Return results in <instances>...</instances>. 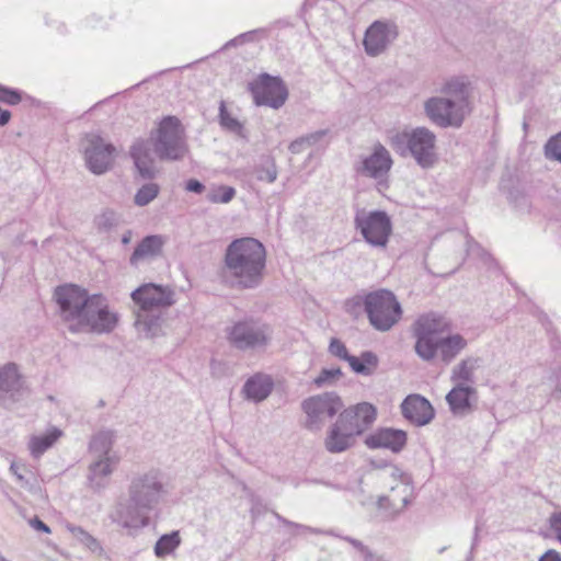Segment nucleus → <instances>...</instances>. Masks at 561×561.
<instances>
[{
    "mask_svg": "<svg viewBox=\"0 0 561 561\" xmlns=\"http://www.w3.org/2000/svg\"><path fill=\"white\" fill-rule=\"evenodd\" d=\"M59 316L72 333L107 334L117 327L118 313L112 311L102 294H90L76 284L59 285L54 290Z\"/></svg>",
    "mask_w": 561,
    "mask_h": 561,
    "instance_id": "1",
    "label": "nucleus"
},
{
    "mask_svg": "<svg viewBox=\"0 0 561 561\" xmlns=\"http://www.w3.org/2000/svg\"><path fill=\"white\" fill-rule=\"evenodd\" d=\"M167 494L168 490L159 470L137 473L130 479L126 495L115 502L110 518L126 529L146 527L150 523V513Z\"/></svg>",
    "mask_w": 561,
    "mask_h": 561,
    "instance_id": "2",
    "label": "nucleus"
},
{
    "mask_svg": "<svg viewBox=\"0 0 561 561\" xmlns=\"http://www.w3.org/2000/svg\"><path fill=\"white\" fill-rule=\"evenodd\" d=\"M376 419L377 408L369 402L343 408L335 422L328 427L324 448L330 454H342L353 448Z\"/></svg>",
    "mask_w": 561,
    "mask_h": 561,
    "instance_id": "3",
    "label": "nucleus"
},
{
    "mask_svg": "<svg viewBox=\"0 0 561 561\" xmlns=\"http://www.w3.org/2000/svg\"><path fill=\"white\" fill-rule=\"evenodd\" d=\"M225 266L241 288H256L263 280L266 250L254 238L236 239L226 248Z\"/></svg>",
    "mask_w": 561,
    "mask_h": 561,
    "instance_id": "4",
    "label": "nucleus"
},
{
    "mask_svg": "<svg viewBox=\"0 0 561 561\" xmlns=\"http://www.w3.org/2000/svg\"><path fill=\"white\" fill-rule=\"evenodd\" d=\"M174 290L156 283H146L131 291L130 297L138 307L135 327L144 337L152 339L162 332L161 309L174 305Z\"/></svg>",
    "mask_w": 561,
    "mask_h": 561,
    "instance_id": "5",
    "label": "nucleus"
},
{
    "mask_svg": "<svg viewBox=\"0 0 561 561\" xmlns=\"http://www.w3.org/2000/svg\"><path fill=\"white\" fill-rule=\"evenodd\" d=\"M436 136L426 127L403 130L390 137L391 148L401 157L411 156L422 169H431L437 162Z\"/></svg>",
    "mask_w": 561,
    "mask_h": 561,
    "instance_id": "6",
    "label": "nucleus"
},
{
    "mask_svg": "<svg viewBox=\"0 0 561 561\" xmlns=\"http://www.w3.org/2000/svg\"><path fill=\"white\" fill-rule=\"evenodd\" d=\"M148 141L161 161H180L187 152L182 123L173 115L164 116L160 121Z\"/></svg>",
    "mask_w": 561,
    "mask_h": 561,
    "instance_id": "7",
    "label": "nucleus"
},
{
    "mask_svg": "<svg viewBox=\"0 0 561 561\" xmlns=\"http://www.w3.org/2000/svg\"><path fill=\"white\" fill-rule=\"evenodd\" d=\"M402 317V307L396 295L386 288L367 293V319L380 332L389 331Z\"/></svg>",
    "mask_w": 561,
    "mask_h": 561,
    "instance_id": "8",
    "label": "nucleus"
},
{
    "mask_svg": "<svg viewBox=\"0 0 561 561\" xmlns=\"http://www.w3.org/2000/svg\"><path fill=\"white\" fill-rule=\"evenodd\" d=\"M225 333L230 346L242 352L265 348L272 339L270 325L252 318L233 322Z\"/></svg>",
    "mask_w": 561,
    "mask_h": 561,
    "instance_id": "9",
    "label": "nucleus"
},
{
    "mask_svg": "<svg viewBox=\"0 0 561 561\" xmlns=\"http://www.w3.org/2000/svg\"><path fill=\"white\" fill-rule=\"evenodd\" d=\"M354 225L363 239L374 248H386L392 233V221L385 210H358Z\"/></svg>",
    "mask_w": 561,
    "mask_h": 561,
    "instance_id": "10",
    "label": "nucleus"
},
{
    "mask_svg": "<svg viewBox=\"0 0 561 561\" xmlns=\"http://www.w3.org/2000/svg\"><path fill=\"white\" fill-rule=\"evenodd\" d=\"M344 408L342 398L334 391L309 397L301 402L306 413L305 427L311 432L320 431L328 419L337 415Z\"/></svg>",
    "mask_w": 561,
    "mask_h": 561,
    "instance_id": "11",
    "label": "nucleus"
},
{
    "mask_svg": "<svg viewBox=\"0 0 561 561\" xmlns=\"http://www.w3.org/2000/svg\"><path fill=\"white\" fill-rule=\"evenodd\" d=\"M248 90L257 106H268L277 110L288 99V89L284 80L267 72L260 73L253 81L249 82Z\"/></svg>",
    "mask_w": 561,
    "mask_h": 561,
    "instance_id": "12",
    "label": "nucleus"
},
{
    "mask_svg": "<svg viewBox=\"0 0 561 561\" xmlns=\"http://www.w3.org/2000/svg\"><path fill=\"white\" fill-rule=\"evenodd\" d=\"M116 149L100 135L87 134L83 139V154L88 169L94 174L107 172L114 162Z\"/></svg>",
    "mask_w": 561,
    "mask_h": 561,
    "instance_id": "13",
    "label": "nucleus"
},
{
    "mask_svg": "<svg viewBox=\"0 0 561 561\" xmlns=\"http://www.w3.org/2000/svg\"><path fill=\"white\" fill-rule=\"evenodd\" d=\"M425 113L439 127H460L468 113L451 98H431L425 102Z\"/></svg>",
    "mask_w": 561,
    "mask_h": 561,
    "instance_id": "14",
    "label": "nucleus"
},
{
    "mask_svg": "<svg viewBox=\"0 0 561 561\" xmlns=\"http://www.w3.org/2000/svg\"><path fill=\"white\" fill-rule=\"evenodd\" d=\"M399 36V26L392 20H376L365 31L363 46L370 57L381 55Z\"/></svg>",
    "mask_w": 561,
    "mask_h": 561,
    "instance_id": "15",
    "label": "nucleus"
},
{
    "mask_svg": "<svg viewBox=\"0 0 561 561\" xmlns=\"http://www.w3.org/2000/svg\"><path fill=\"white\" fill-rule=\"evenodd\" d=\"M400 409L404 420L417 427L430 424L435 417L432 403L419 393L408 394L401 402Z\"/></svg>",
    "mask_w": 561,
    "mask_h": 561,
    "instance_id": "16",
    "label": "nucleus"
},
{
    "mask_svg": "<svg viewBox=\"0 0 561 561\" xmlns=\"http://www.w3.org/2000/svg\"><path fill=\"white\" fill-rule=\"evenodd\" d=\"M364 443L369 449L382 448L399 454L407 446L408 433L400 428L379 427L366 435Z\"/></svg>",
    "mask_w": 561,
    "mask_h": 561,
    "instance_id": "17",
    "label": "nucleus"
},
{
    "mask_svg": "<svg viewBox=\"0 0 561 561\" xmlns=\"http://www.w3.org/2000/svg\"><path fill=\"white\" fill-rule=\"evenodd\" d=\"M478 392L471 385L456 383L446 394L445 400L450 412L458 417H463L474 410Z\"/></svg>",
    "mask_w": 561,
    "mask_h": 561,
    "instance_id": "18",
    "label": "nucleus"
},
{
    "mask_svg": "<svg viewBox=\"0 0 561 561\" xmlns=\"http://www.w3.org/2000/svg\"><path fill=\"white\" fill-rule=\"evenodd\" d=\"M129 154L134 161L137 175L141 180L151 181L156 179L159 171L151 156L149 141L144 139L136 140L130 147Z\"/></svg>",
    "mask_w": 561,
    "mask_h": 561,
    "instance_id": "19",
    "label": "nucleus"
},
{
    "mask_svg": "<svg viewBox=\"0 0 561 561\" xmlns=\"http://www.w3.org/2000/svg\"><path fill=\"white\" fill-rule=\"evenodd\" d=\"M25 389L16 364L8 363L0 368V402L9 394L13 402L22 400Z\"/></svg>",
    "mask_w": 561,
    "mask_h": 561,
    "instance_id": "20",
    "label": "nucleus"
},
{
    "mask_svg": "<svg viewBox=\"0 0 561 561\" xmlns=\"http://www.w3.org/2000/svg\"><path fill=\"white\" fill-rule=\"evenodd\" d=\"M167 242L161 234H148L144 237L129 256V264L137 267L139 263L151 261L160 256Z\"/></svg>",
    "mask_w": 561,
    "mask_h": 561,
    "instance_id": "21",
    "label": "nucleus"
},
{
    "mask_svg": "<svg viewBox=\"0 0 561 561\" xmlns=\"http://www.w3.org/2000/svg\"><path fill=\"white\" fill-rule=\"evenodd\" d=\"M392 163L389 151L382 145H378L373 153L363 160L362 172L369 178L379 179L390 171Z\"/></svg>",
    "mask_w": 561,
    "mask_h": 561,
    "instance_id": "22",
    "label": "nucleus"
},
{
    "mask_svg": "<svg viewBox=\"0 0 561 561\" xmlns=\"http://www.w3.org/2000/svg\"><path fill=\"white\" fill-rule=\"evenodd\" d=\"M116 463L114 459H94L89 466L88 482L93 492H101L107 488L110 476Z\"/></svg>",
    "mask_w": 561,
    "mask_h": 561,
    "instance_id": "23",
    "label": "nucleus"
},
{
    "mask_svg": "<svg viewBox=\"0 0 561 561\" xmlns=\"http://www.w3.org/2000/svg\"><path fill=\"white\" fill-rule=\"evenodd\" d=\"M274 388V381L271 376L265 374H255L251 376L243 385L242 392L247 400L261 402L265 400Z\"/></svg>",
    "mask_w": 561,
    "mask_h": 561,
    "instance_id": "24",
    "label": "nucleus"
},
{
    "mask_svg": "<svg viewBox=\"0 0 561 561\" xmlns=\"http://www.w3.org/2000/svg\"><path fill=\"white\" fill-rule=\"evenodd\" d=\"M466 346V339L458 333L438 339V352L446 365L453 362Z\"/></svg>",
    "mask_w": 561,
    "mask_h": 561,
    "instance_id": "25",
    "label": "nucleus"
},
{
    "mask_svg": "<svg viewBox=\"0 0 561 561\" xmlns=\"http://www.w3.org/2000/svg\"><path fill=\"white\" fill-rule=\"evenodd\" d=\"M347 363L355 374L371 376L378 367L379 359L374 352L364 351L359 356L352 355Z\"/></svg>",
    "mask_w": 561,
    "mask_h": 561,
    "instance_id": "26",
    "label": "nucleus"
},
{
    "mask_svg": "<svg viewBox=\"0 0 561 561\" xmlns=\"http://www.w3.org/2000/svg\"><path fill=\"white\" fill-rule=\"evenodd\" d=\"M481 359L479 357H467L457 364L453 370L450 380L458 383L462 382L466 385L474 382V370L480 366Z\"/></svg>",
    "mask_w": 561,
    "mask_h": 561,
    "instance_id": "27",
    "label": "nucleus"
},
{
    "mask_svg": "<svg viewBox=\"0 0 561 561\" xmlns=\"http://www.w3.org/2000/svg\"><path fill=\"white\" fill-rule=\"evenodd\" d=\"M450 95L463 110L469 112V83L461 78H453L445 83L444 90Z\"/></svg>",
    "mask_w": 561,
    "mask_h": 561,
    "instance_id": "28",
    "label": "nucleus"
},
{
    "mask_svg": "<svg viewBox=\"0 0 561 561\" xmlns=\"http://www.w3.org/2000/svg\"><path fill=\"white\" fill-rule=\"evenodd\" d=\"M443 318L436 313L424 314L414 324V333L433 337H439L438 334L443 332Z\"/></svg>",
    "mask_w": 561,
    "mask_h": 561,
    "instance_id": "29",
    "label": "nucleus"
},
{
    "mask_svg": "<svg viewBox=\"0 0 561 561\" xmlns=\"http://www.w3.org/2000/svg\"><path fill=\"white\" fill-rule=\"evenodd\" d=\"M218 123L222 129L241 138H247L243 124L230 114L224 100L219 102Z\"/></svg>",
    "mask_w": 561,
    "mask_h": 561,
    "instance_id": "30",
    "label": "nucleus"
},
{
    "mask_svg": "<svg viewBox=\"0 0 561 561\" xmlns=\"http://www.w3.org/2000/svg\"><path fill=\"white\" fill-rule=\"evenodd\" d=\"M113 439L110 432H100L90 442V451L95 459H114L110 456Z\"/></svg>",
    "mask_w": 561,
    "mask_h": 561,
    "instance_id": "31",
    "label": "nucleus"
},
{
    "mask_svg": "<svg viewBox=\"0 0 561 561\" xmlns=\"http://www.w3.org/2000/svg\"><path fill=\"white\" fill-rule=\"evenodd\" d=\"M415 335V345L414 350L415 353L426 362H431L435 358L438 352V339L439 337H433V336H426L425 334H417Z\"/></svg>",
    "mask_w": 561,
    "mask_h": 561,
    "instance_id": "32",
    "label": "nucleus"
},
{
    "mask_svg": "<svg viewBox=\"0 0 561 561\" xmlns=\"http://www.w3.org/2000/svg\"><path fill=\"white\" fill-rule=\"evenodd\" d=\"M61 436V431L54 427L47 434L33 436L30 442V449L35 458L42 456Z\"/></svg>",
    "mask_w": 561,
    "mask_h": 561,
    "instance_id": "33",
    "label": "nucleus"
},
{
    "mask_svg": "<svg viewBox=\"0 0 561 561\" xmlns=\"http://www.w3.org/2000/svg\"><path fill=\"white\" fill-rule=\"evenodd\" d=\"M181 543L180 533L173 530L159 537L154 545V553L158 558H163L172 553Z\"/></svg>",
    "mask_w": 561,
    "mask_h": 561,
    "instance_id": "34",
    "label": "nucleus"
},
{
    "mask_svg": "<svg viewBox=\"0 0 561 561\" xmlns=\"http://www.w3.org/2000/svg\"><path fill=\"white\" fill-rule=\"evenodd\" d=\"M328 133L329 129H320L314 133L301 136L291 141L288 149L293 154H298L302 152L306 147H310L319 142Z\"/></svg>",
    "mask_w": 561,
    "mask_h": 561,
    "instance_id": "35",
    "label": "nucleus"
},
{
    "mask_svg": "<svg viewBox=\"0 0 561 561\" xmlns=\"http://www.w3.org/2000/svg\"><path fill=\"white\" fill-rule=\"evenodd\" d=\"M119 224L118 215L112 209H105L94 217L93 225L99 233H108Z\"/></svg>",
    "mask_w": 561,
    "mask_h": 561,
    "instance_id": "36",
    "label": "nucleus"
},
{
    "mask_svg": "<svg viewBox=\"0 0 561 561\" xmlns=\"http://www.w3.org/2000/svg\"><path fill=\"white\" fill-rule=\"evenodd\" d=\"M160 186L157 183L150 182L144 184L138 188L134 196L135 205L139 207L147 206L159 195Z\"/></svg>",
    "mask_w": 561,
    "mask_h": 561,
    "instance_id": "37",
    "label": "nucleus"
},
{
    "mask_svg": "<svg viewBox=\"0 0 561 561\" xmlns=\"http://www.w3.org/2000/svg\"><path fill=\"white\" fill-rule=\"evenodd\" d=\"M234 195V187L228 185H219L207 194V201L215 204H227L233 199Z\"/></svg>",
    "mask_w": 561,
    "mask_h": 561,
    "instance_id": "38",
    "label": "nucleus"
},
{
    "mask_svg": "<svg viewBox=\"0 0 561 561\" xmlns=\"http://www.w3.org/2000/svg\"><path fill=\"white\" fill-rule=\"evenodd\" d=\"M345 311L354 317H357L362 310L367 314V293L358 294L345 300Z\"/></svg>",
    "mask_w": 561,
    "mask_h": 561,
    "instance_id": "39",
    "label": "nucleus"
},
{
    "mask_svg": "<svg viewBox=\"0 0 561 561\" xmlns=\"http://www.w3.org/2000/svg\"><path fill=\"white\" fill-rule=\"evenodd\" d=\"M391 491L392 493H396L397 491H400L403 496L400 499L401 501V506L399 508H397V511H402L404 507H407L410 503V500H409V495H410V488L404 484L402 486H392L391 488ZM396 501H397V497H396V494H392L391 497H388V496H381L379 497L378 500V505L379 507H385L386 506V502L390 503L393 507L396 506Z\"/></svg>",
    "mask_w": 561,
    "mask_h": 561,
    "instance_id": "40",
    "label": "nucleus"
},
{
    "mask_svg": "<svg viewBox=\"0 0 561 561\" xmlns=\"http://www.w3.org/2000/svg\"><path fill=\"white\" fill-rule=\"evenodd\" d=\"M343 376L340 367L336 368H322L320 374L314 378L313 382L317 387L325 385H333Z\"/></svg>",
    "mask_w": 561,
    "mask_h": 561,
    "instance_id": "41",
    "label": "nucleus"
},
{
    "mask_svg": "<svg viewBox=\"0 0 561 561\" xmlns=\"http://www.w3.org/2000/svg\"><path fill=\"white\" fill-rule=\"evenodd\" d=\"M69 530L92 552L102 550L100 542L80 526H71Z\"/></svg>",
    "mask_w": 561,
    "mask_h": 561,
    "instance_id": "42",
    "label": "nucleus"
},
{
    "mask_svg": "<svg viewBox=\"0 0 561 561\" xmlns=\"http://www.w3.org/2000/svg\"><path fill=\"white\" fill-rule=\"evenodd\" d=\"M545 156L549 160L559 161L561 163V133L549 138L545 145Z\"/></svg>",
    "mask_w": 561,
    "mask_h": 561,
    "instance_id": "43",
    "label": "nucleus"
},
{
    "mask_svg": "<svg viewBox=\"0 0 561 561\" xmlns=\"http://www.w3.org/2000/svg\"><path fill=\"white\" fill-rule=\"evenodd\" d=\"M22 101V92L18 89L0 84V102L16 105Z\"/></svg>",
    "mask_w": 561,
    "mask_h": 561,
    "instance_id": "44",
    "label": "nucleus"
},
{
    "mask_svg": "<svg viewBox=\"0 0 561 561\" xmlns=\"http://www.w3.org/2000/svg\"><path fill=\"white\" fill-rule=\"evenodd\" d=\"M329 352L331 355L337 357L341 360L348 362V359L352 357V355L348 353V350L346 348L345 344L336 339L332 337L329 344Z\"/></svg>",
    "mask_w": 561,
    "mask_h": 561,
    "instance_id": "45",
    "label": "nucleus"
},
{
    "mask_svg": "<svg viewBox=\"0 0 561 561\" xmlns=\"http://www.w3.org/2000/svg\"><path fill=\"white\" fill-rule=\"evenodd\" d=\"M467 245V251L469 254L479 255L481 260L484 262V264L488 265L489 267H491L492 265H496V262L492 257V255L488 253L484 249H482L478 243L473 242L472 240H468Z\"/></svg>",
    "mask_w": 561,
    "mask_h": 561,
    "instance_id": "46",
    "label": "nucleus"
},
{
    "mask_svg": "<svg viewBox=\"0 0 561 561\" xmlns=\"http://www.w3.org/2000/svg\"><path fill=\"white\" fill-rule=\"evenodd\" d=\"M256 179L267 183H273L277 179V169L273 160L267 165H262L256 170Z\"/></svg>",
    "mask_w": 561,
    "mask_h": 561,
    "instance_id": "47",
    "label": "nucleus"
},
{
    "mask_svg": "<svg viewBox=\"0 0 561 561\" xmlns=\"http://www.w3.org/2000/svg\"><path fill=\"white\" fill-rule=\"evenodd\" d=\"M550 529L554 533L556 538L561 542V511L553 512L548 519Z\"/></svg>",
    "mask_w": 561,
    "mask_h": 561,
    "instance_id": "48",
    "label": "nucleus"
},
{
    "mask_svg": "<svg viewBox=\"0 0 561 561\" xmlns=\"http://www.w3.org/2000/svg\"><path fill=\"white\" fill-rule=\"evenodd\" d=\"M272 514L285 526H289V527H294V528H297V529H304V530H307V531H310V533H314V534H318L319 530L312 528V527H309V526H305V525H301V524H297V523H294L285 517H283L282 515H279L277 512L275 511H272Z\"/></svg>",
    "mask_w": 561,
    "mask_h": 561,
    "instance_id": "49",
    "label": "nucleus"
},
{
    "mask_svg": "<svg viewBox=\"0 0 561 561\" xmlns=\"http://www.w3.org/2000/svg\"><path fill=\"white\" fill-rule=\"evenodd\" d=\"M343 539L350 542L355 549H357L362 554L364 560L373 552L368 547H366L362 541L352 538V537H343Z\"/></svg>",
    "mask_w": 561,
    "mask_h": 561,
    "instance_id": "50",
    "label": "nucleus"
},
{
    "mask_svg": "<svg viewBox=\"0 0 561 561\" xmlns=\"http://www.w3.org/2000/svg\"><path fill=\"white\" fill-rule=\"evenodd\" d=\"M205 188V185L197 179H190L185 182V190L187 192L202 194Z\"/></svg>",
    "mask_w": 561,
    "mask_h": 561,
    "instance_id": "51",
    "label": "nucleus"
},
{
    "mask_svg": "<svg viewBox=\"0 0 561 561\" xmlns=\"http://www.w3.org/2000/svg\"><path fill=\"white\" fill-rule=\"evenodd\" d=\"M30 525L35 530L43 533V534H50L51 530L47 524H45L38 516H34L30 519Z\"/></svg>",
    "mask_w": 561,
    "mask_h": 561,
    "instance_id": "52",
    "label": "nucleus"
},
{
    "mask_svg": "<svg viewBox=\"0 0 561 561\" xmlns=\"http://www.w3.org/2000/svg\"><path fill=\"white\" fill-rule=\"evenodd\" d=\"M256 31L245 32L226 43L225 48L242 45L245 37H251Z\"/></svg>",
    "mask_w": 561,
    "mask_h": 561,
    "instance_id": "53",
    "label": "nucleus"
},
{
    "mask_svg": "<svg viewBox=\"0 0 561 561\" xmlns=\"http://www.w3.org/2000/svg\"><path fill=\"white\" fill-rule=\"evenodd\" d=\"M538 561H561V553L554 549L547 550Z\"/></svg>",
    "mask_w": 561,
    "mask_h": 561,
    "instance_id": "54",
    "label": "nucleus"
},
{
    "mask_svg": "<svg viewBox=\"0 0 561 561\" xmlns=\"http://www.w3.org/2000/svg\"><path fill=\"white\" fill-rule=\"evenodd\" d=\"M556 377V387L552 391V397L554 399H561V366L558 368V370L554 373Z\"/></svg>",
    "mask_w": 561,
    "mask_h": 561,
    "instance_id": "55",
    "label": "nucleus"
},
{
    "mask_svg": "<svg viewBox=\"0 0 561 561\" xmlns=\"http://www.w3.org/2000/svg\"><path fill=\"white\" fill-rule=\"evenodd\" d=\"M12 114L9 110H4L0 106V126L3 127L9 124Z\"/></svg>",
    "mask_w": 561,
    "mask_h": 561,
    "instance_id": "56",
    "label": "nucleus"
},
{
    "mask_svg": "<svg viewBox=\"0 0 561 561\" xmlns=\"http://www.w3.org/2000/svg\"><path fill=\"white\" fill-rule=\"evenodd\" d=\"M131 239H133V231L126 230L122 236V243L124 245L129 244L131 242Z\"/></svg>",
    "mask_w": 561,
    "mask_h": 561,
    "instance_id": "57",
    "label": "nucleus"
},
{
    "mask_svg": "<svg viewBox=\"0 0 561 561\" xmlns=\"http://www.w3.org/2000/svg\"><path fill=\"white\" fill-rule=\"evenodd\" d=\"M19 469L20 467L15 463V462H12L11 466H10V470L13 472V474L18 478V480L22 481L24 479L23 474H21L19 472Z\"/></svg>",
    "mask_w": 561,
    "mask_h": 561,
    "instance_id": "58",
    "label": "nucleus"
},
{
    "mask_svg": "<svg viewBox=\"0 0 561 561\" xmlns=\"http://www.w3.org/2000/svg\"><path fill=\"white\" fill-rule=\"evenodd\" d=\"M459 265H460V263H456L453 267H450V268H448L446 271L434 272V273L437 274V275H442V276L449 275V274L455 273L459 268Z\"/></svg>",
    "mask_w": 561,
    "mask_h": 561,
    "instance_id": "59",
    "label": "nucleus"
},
{
    "mask_svg": "<svg viewBox=\"0 0 561 561\" xmlns=\"http://www.w3.org/2000/svg\"><path fill=\"white\" fill-rule=\"evenodd\" d=\"M403 472L396 466L391 467V477H393L394 479L397 478H403Z\"/></svg>",
    "mask_w": 561,
    "mask_h": 561,
    "instance_id": "60",
    "label": "nucleus"
},
{
    "mask_svg": "<svg viewBox=\"0 0 561 561\" xmlns=\"http://www.w3.org/2000/svg\"><path fill=\"white\" fill-rule=\"evenodd\" d=\"M364 561H385L381 556H377L371 552Z\"/></svg>",
    "mask_w": 561,
    "mask_h": 561,
    "instance_id": "61",
    "label": "nucleus"
},
{
    "mask_svg": "<svg viewBox=\"0 0 561 561\" xmlns=\"http://www.w3.org/2000/svg\"><path fill=\"white\" fill-rule=\"evenodd\" d=\"M478 531H479V527L476 526V529H474V541H477V538H478Z\"/></svg>",
    "mask_w": 561,
    "mask_h": 561,
    "instance_id": "62",
    "label": "nucleus"
},
{
    "mask_svg": "<svg viewBox=\"0 0 561 561\" xmlns=\"http://www.w3.org/2000/svg\"><path fill=\"white\" fill-rule=\"evenodd\" d=\"M252 39H253V35H252L251 37H245V38H244V43H245V42H250V41H252Z\"/></svg>",
    "mask_w": 561,
    "mask_h": 561,
    "instance_id": "63",
    "label": "nucleus"
},
{
    "mask_svg": "<svg viewBox=\"0 0 561 561\" xmlns=\"http://www.w3.org/2000/svg\"><path fill=\"white\" fill-rule=\"evenodd\" d=\"M0 561H9V560L0 554Z\"/></svg>",
    "mask_w": 561,
    "mask_h": 561,
    "instance_id": "64",
    "label": "nucleus"
}]
</instances>
